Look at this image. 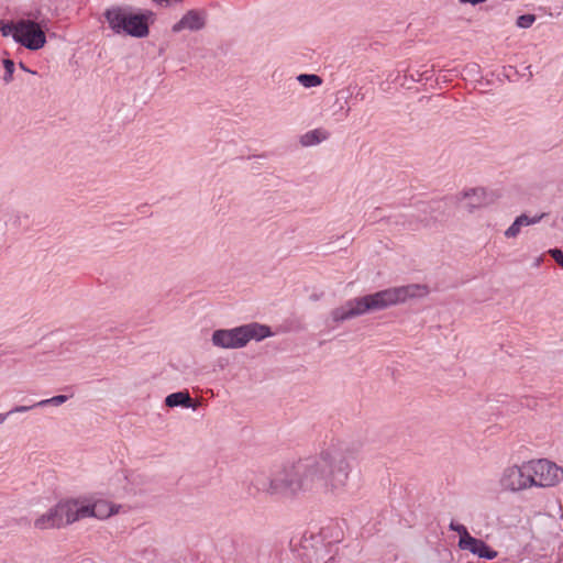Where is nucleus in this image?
<instances>
[{"label":"nucleus","mask_w":563,"mask_h":563,"mask_svg":"<svg viewBox=\"0 0 563 563\" xmlns=\"http://www.w3.org/2000/svg\"><path fill=\"white\" fill-rule=\"evenodd\" d=\"M356 457L353 445L331 443L318 455L283 464L271 476H258L254 485L257 490L283 497L319 490L338 494L345 488Z\"/></svg>","instance_id":"nucleus-1"},{"label":"nucleus","mask_w":563,"mask_h":563,"mask_svg":"<svg viewBox=\"0 0 563 563\" xmlns=\"http://www.w3.org/2000/svg\"><path fill=\"white\" fill-rule=\"evenodd\" d=\"M427 294V286L420 284L391 287L363 297L350 299L343 306L333 309L331 317L334 322H343L367 312L404 303L408 299L424 297Z\"/></svg>","instance_id":"nucleus-2"},{"label":"nucleus","mask_w":563,"mask_h":563,"mask_svg":"<svg viewBox=\"0 0 563 563\" xmlns=\"http://www.w3.org/2000/svg\"><path fill=\"white\" fill-rule=\"evenodd\" d=\"M104 19L110 29L117 34L133 37H146L150 33V23L154 21L152 11H135L129 7H111L106 10Z\"/></svg>","instance_id":"nucleus-3"},{"label":"nucleus","mask_w":563,"mask_h":563,"mask_svg":"<svg viewBox=\"0 0 563 563\" xmlns=\"http://www.w3.org/2000/svg\"><path fill=\"white\" fill-rule=\"evenodd\" d=\"M271 328L265 324L252 322L233 329H220L212 333V343L222 349H240L251 340L261 341L271 336Z\"/></svg>","instance_id":"nucleus-4"},{"label":"nucleus","mask_w":563,"mask_h":563,"mask_svg":"<svg viewBox=\"0 0 563 563\" xmlns=\"http://www.w3.org/2000/svg\"><path fill=\"white\" fill-rule=\"evenodd\" d=\"M529 470L533 477L532 486L552 487L563 479V468L545 459L529 461Z\"/></svg>","instance_id":"nucleus-5"},{"label":"nucleus","mask_w":563,"mask_h":563,"mask_svg":"<svg viewBox=\"0 0 563 563\" xmlns=\"http://www.w3.org/2000/svg\"><path fill=\"white\" fill-rule=\"evenodd\" d=\"M102 504L82 505L76 500H68L56 505L62 526L73 523L88 517H101L99 508Z\"/></svg>","instance_id":"nucleus-6"},{"label":"nucleus","mask_w":563,"mask_h":563,"mask_svg":"<svg viewBox=\"0 0 563 563\" xmlns=\"http://www.w3.org/2000/svg\"><path fill=\"white\" fill-rule=\"evenodd\" d=\"M500 485L504 489L519 492L532 487L533 477L530 475L529 462L522 465L506 467L500 477Z\"/></svg>","instance_id":"nucleus-7"},{"label":"nucleus","mask_w":563,"mask_h":563,"mask_svg":"<svg viewBox=\"0 0 563 563\" xmlns=\"http://www.w3.org/2000/svg\"><path fill=\"white\" fill-rule=\"evenodd\" d=\"M14 40L30 49H38L46 42L44 31L33 21L19 22Z\"/></svg>","instance_id":"nucleus-8"},{"label":"nucleus","mask_w":563,"mask_h":563,"mask_svg":"<svg viewBox=\"0 0 563 563\" xmlns=\"http://www.w3.org/2000/svg\"><path fill=\"white\" fill-rule=\"evenodd\" d=\"M459 547L461 550H467L481 559L494 560L497 556V552L486 542L472 536L464 541L463 545L459 544Z\"/></svg>","instance_id":"nucleus-9"},{"label":"nucleus","mask_w":563,"mask_h":563,"mask_svg":"<svg viewBox=\"0 0 563 563\" xmlns=\"http://www.w3.org/2000/svg\"><path fill=\"white\" fill-rule=\"evenodd\" d=\"M205 25V16L197 10H190L183 18L173 25V32L178 33L183 30H200Z\"/></svg>","instance_id":"nucleus-10"},{"label":"nucleus","mask_w":563,"mask_h":563,"mask_svg":"<svg viewBox=\"0 0 563 563\" xmlns=\"http://www.w3.org/2000/svg\"><path fill=\"white\" fill-rule=\"evenodd\" d=\"M462 199L465 201L464 207L472 211L488 202V194L484 188H472L463 192Z\"/></svg>","instance_id":"nucleus-11"},{"label":"nucleus","mask_w":563,"mask_h":563,"mask_svg":"<svg viewBox=\"0 0 563 563\" xmlns=\"http://www.w3.org/2000/svg\"><path fill=\"white\" fill-rule=\"evenodd\" d=\"M34 526L41 530L62 527V519L58 517L56 506L37 518Z\"/></svg>","instance_id":"nucleus-12"},{"label":"nucleus","mask_w":563,"mask_h":563,"mask_svg":"<svg viewBox=\"0 0 563 563\" xmlns=\"http://www.w3.org/2000/svg\"><path fill=\"white\" fill-rule=\"evenodd\" d=\"M329 136L330 133L325 129L318 128L302 134L299 142L303 147H308L320 144L321 142L328 140Z\"/></svg>","instance_id":"nucleus-13"},{"label":"nucleus","mask_w":563,"mask_h":563,"mask_svg":"<svg viewBox=\"0 0 563 563\" xmlns=\"http://www.w3.org/2000/svg\"><path fill=\"white\" fill-rule=\"evenodd\" d=\"M191 401L192 400L188 391L173 393L165 398V405L170 408L178 406L189 408L191 407Z\"/></svg>","instance_id":"nucleus-14"},{"label":"nucleus","mask_w":563,"mask_h":563,"mask_svg":"<svg viewBox=\"0 0 563 563\" xmlns=\"http://www.w3.org/2000/svg\"><path fill=\"white\" fill-rule=\"evenodd\" d=\"M539 217L530 218L526 214L518 217L515 222L506 230L505 235L508 238H515L521 230L522 227L534 224L539 221Z\"/></svg>","instance_id":"nucleus-15"},{"label":"nucleus","mask_w":563,"mask_h":563,"mask_svg":"<svg viewBox=\"0 0 563 563\" xmlns=\"http://www.w3.org/2000/svg\"><path fill=\"white\" fill-rule=\"evenodd\" d=\"M297 79L306 88L318 87L322 84V79L318 75L313 74H301Z\"/></svg>","instance_id":"nucleus-16"},{"label":"nucleus","mask_w":563,"mask_h":563,"mask_svg":"<svg viewBox=\"0 0 563 563\" xmlns=\"http://www.w3.org/2000/svg\"><path fill=\"white\" fill-rule=\"evenodd\" d=\"M449 529L451 531H455L460 536L459 544H464V541H466L467 538L471 537L467 528L464 525L457 523L454 520L450 522Z\"/></svg>","instance_id":"nucleus-17"},{"label":"nucleus","mask_w":563,"mask_h":563,"mask_svg":"<svg viewBox=\"0 0 563 563\" xmlns=\"http://www.w3.org/2000/svg\"><path fill=\"white\" fill-rule=\"evenodd\" d=\"M67 399H68V397L66 395H57L49 399L41 400V401L32 405V407H45L47 405L59 406V405L64 404Z\"/></svg>","instance_id":"nucleus-18"},{"label":"nucleus","mask_w":563,"mask_h":563,"mask_svg":"<svg viewBox=\"0 0 563 563\" xmlns=\"http://www.w3.org/2000/svg\"><path fill=\"white\" fill-rule=\"evenodd\" d=\"M536 21L534 14H523L518 16L516 21V25L521 29H528Z\"/></svg>","instance_id":"nucleus-19"},{"label":"nucleus","mask_w":563,"mask_h":563,"mask_svg":"<svg viewBox=\"0 0 563 563\" xmlns=\"http://www.w3.org/2000/svg\"><path fill=\"white\" fill-rule=\"evenodd\" d=\"M3 65H4V68H5L4 80H5V82H9V81H11L12 75H13V71H14V63L12 60H10V59H4L3 60Z\"/></svg>","instance_id":"nucleus-20"},{"label":"nucleus","mask_w":563,"mask_h":563,"mask_svg":"<svg viewBox=\"0 0 563 563\" xmlns=\"http://www.w3.org/2000/svg\"><path fill=\"white\" fill-rule=\"evenodd\" d=\"M552 258L563 268V252L561 249H549Z\"/></svg>","instance_id":"nucleus-21"},{"label":"nucleus","mask_w":563,"mask_h":563,"mask_svg":"<svg viewBox=\"0 0 563 563\" xmlns=\"http://www.w3.org/2000/svg\"><path fill=\"white\" fill-rule=\"evenodd\" d=\"M18 29L16 24H3L1 26V32L4 36L12 35L14 37L15 30Z\"/></svg>","instance_id":"nucleus-22"},{"label":"nucleus","mask_w":563,"mask_h":563,"mask_svg":"<svg viewBox=\"0 0 563 563\" xmlns=\"http://www.w3.org/2000/svg\"><path fill=\"white\" fill-rule=\"evenodd\" d=\"M32 408H33L32 406H16V407L12 408L11 410H9L8 413L10 417L13 413L26 412V411L31 410Z\"/></svg>","instance_id":"nucleus-23"},{"label":"nucleus","mask_w":563,"mask_h":563,"mask_svg":"<svg viewBox=\"0 0 563 563\" xmlns=\"http://www.w3.org/2000/svg\"><path fill=\"white\" fill-rule=\"evenodd\" d=\"M461 3H470L472 5H476V4H479V3H484L486 2L487 0H459Z\"/></svg>","instance_id":"nucleus-24"},{"label":"nucleus","mask_w":563,"mask_h":563,"mask_svg":"<svg viewBox=\"0 0 563 563\" xmlns=\"http://www.w3.org/2000/svg\"><path fill=\"white\" fill-rule=\"evenodd\" d=\"M9 418V413H0V424L4 423V421Z\"/></svg>","instance_id":"nucleus-25"},{"label":"nucleus","mask_w":563,"mask_h":563,"mask_svg":"<svg viewBox=\"0 0 563 563\" xmlns=\"http://www.w3.org/2000/svg\"><path fill=\"white\" fill-rule=\"evenodd\" d=\"M539 262H540V260L538 258V260L536 261L534 265H536V266H538V265H539Z\"/></svg>","instance_id":"nucleus-26"}]
</instances>
